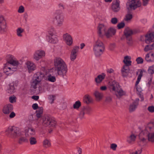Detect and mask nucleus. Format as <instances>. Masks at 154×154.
I'll list each match as a JSON object with an SVG mask.
<instances>
[{
	"instance_id": "ea45409f",
	"label": "nucleus",
	"mask_w": 154,
	"mask_h": 154,
	"mask_svg": "<svg viewBox=\"0 0 154 154\" xmlns=\"http://www.w3.org/2000/svg\"><path fill=\"white\" fill-rule=\"evenodd\" d=\"M82 109L87 114H90L92 111V108L89 106L84 107Z\"/></svg>"
},
{
	"instance_id": "864d4df0",
	"label": "nucleus",
	"mask_w": 154,
	"mask_h": 154,
	"mask_svg": "<svg viewBox=\"0 0 154 154\" xmlns=\"http://www.w3.org/2000/svg\"><path fill=\"white\" fill-rule=\"evenodd\" d=\"M148 73L152 74L154 73V68L152 66H150L149 67L148 70Z\"/></svg>"
},
{
	"instance_id": "6e6552de",
	"label": "nucleus",
	"mask_w": 154,
	"mask_h": 154,
	"mask_svg": "<svg viewBox=\"0 0 154 154\" xmlns=\"http://www.w3.org/2000/svg\"><path fill=\"white\" fill-rule=\"evenodd\" d=\"M141 5L140 0H129L126 5V7L128 10H134Z\"/></svg>"
},
{
	"instance_id": "423d86ee",
	"label": "nucleus",
	"mask_w": 154,
	"mask_h": 154,
	"mask_svg": "<svg viewBox=\"0 0 154 154\" xmlns=\"http://www.w3.org/2000/svg\"><path fill=\"white\" fill-rule=\"evenodd\" d=\"M6 133L8 136L14 138L19 137L22 134L20 129L14 126L9 127L6 130Z\"/></svg>"
},
{
	"instance_id": "5fc2aeb1",
	"label": "nucleus",
	"mask_w": 154,
	"mask_h": 154,
	"mask_svg": "<svg viewBox=\"0 0 154 154\" xmlns=\"http://www.w3.org/2000/svg\"><path fill=\"white\" fill-rule=\"evenodd\" d=\"M136 61L137 64H142L143 62V59L141 57H139L137 58Z\"/></svg>"
},
{
	"instance_id": "bf43d9fd",
	"label": "nucleus",
	"mask_w": 154,
	"mask_h": 154,
	"mask_svg": "<svg viewBox=\"0 0 154 154\" xmlns=\"http://www.w3.org/2000/svg\"><path fill=\"white\" fill-rule=\"evenodd\" d=\"M117 146L115 143H112L111 144L110 148L113 150L115 151L116 150Z\"/></svg>"
},
{
	"instance_id": "b1692460",
	"label": "nucleus",
	"mask_w": 154,
	"mask_h": 154,
	"mask_svg": "<svg viewBox=\"0 0 154 154\" xmlns=\"http://www.w3.org/2000/svg\"><path fill=\"white\" fill-rule=\"evenodd\" d=\"M129 67L126 66H123L121 69V73L123 77H126L128 75L129 71Z\"/></svg>"
},
{
	"instance_id": "37998d69",
	"label": "nucleus",
	"mask_w": 154,
	"mask_h": 154,
	"mask_svg": "<svg viewBox=\"0 0 154 154\" xmlns=\"http://www.w3.org/2000/svg\"><path fill=\"white\" fill-rule=\"evenodd\" d=\"M24 31V29L21 28H19L17 29V34L19 37H22V33Z\"/></svg>"
},
{
	"instance_id": "79ce46f5",
	"label": "nucleus",
	"mask_w": 154,
	"mask_h": 154,
	"mask_svg": "<svg viewBox=\"0 0 154 154\" xmlns=\"http://www.w3.org/2000/svg\"><path fill=\"white\" fill-rule=\"evenodd\" d=\"M48 36L56 35V31L54 28L51 27L48 31Z\"/></svg>"
},
{
	"instance_id": "7ed1b4c3",
	"label": "nucleus",
	"mask_w": 154,
	"mask_h": 154,
	"mask_svg": "<svg viewBox=\"0 0 154 154\" xmlns=\"http://www.w3.org/2000/svg\"><path fill=\"white\" fill-rule=\"evenodd\" d=\"M105 50V46L103 42L99 39L95 40L93 45V50L94 54L97 57L100 56Z\"/></svg>"
},
{
	"instance_id": "6ab92c4d",
	"label": "nucleus",
	"mask_w": 154,
	"mask_h": 154,
	"mask_svg": "<svg viewBox=\"0 0 154 154\" xmlns=\"http://www.w3.org/2000/svg\"><path fill=\"white\" fill-rule=\"evenodd\" d=\"M25 65L29 72L35 70L36 69L35 64L30 61H27L25 63Z\"/></svg>"
},
{
	"instance_id": "f3484780",
	"label": "nucleus",
	"mask_w": 154,
	"mask_h": 154,
	"mask_svg": "<svg viewBox=\"0 0 154 154\" xmlns=\"http://www.w3.org/2000/svg\"><path fill=\"white\" fill-rule=\"evenodd\" d=\"M63 39L65 43L69 46H71L73 42V40L71 35L68 33L64 34Z\"/></svg>"
},
{
	"instance_id": "4c0bfd02",
	"label": "nucleus",
	"mask_w": 154,
	"mask_h": 154,
	"mask_svg": "<svg viewBox=\"0 0 154 154\" xmlns=\"http://www.w3.org/2000/svg\"><path fill=\"white\" fill-rule=\"evenodd\" d=\"M43 144L44 147L48 148L51 146V143L50 141L47 139L45 140L43 142Z\"/></svg>"
},
{
	"instance_id": "2eb2a0df",
	"label": "nucleus",
	"mask_w": 154,
	"mask_h": 154,
	"mask_svg": "<svg viewBox=\"0 0 154 154\" xmlns=\"http://www.w3.org/2000/svg\"><path fill=\"white\" fill-rule=\"evenodd\" d=\"M45 53L44 51L41 50H38L35 52L33 58L35 60L38 61L45 56Z\"/></svg>"
},
{
	"instance_id": "9b49d317",
	"label": "nucleus",
	"mask_w": 154,
	"mask_h": 154,
	"mask_svg": "<svg viewBox=\"0 0 154 154\" xmlns=\"http://www.w3.org/2000/svg\"><path fill=\"white\" fill-rule=\"evenodd\" d=\"M120 2L119 0H114L112 3L111 9L114 12L117 13L119 11L121 7Z\"/></svg>"
},
{
	"instance_id": "c85d7f7f",
	"label": "nucleus",
	"mask_w": 154,
	"mask_h": 154,
	"mask_svg": "<svg viewBox=\"0 0 154 154\" xmlns=\"http://www.w3.org/2000/svg\"><path fill=\"white\" fill-rule=\"evenodd\" d=\"M131 57L128 56H126L124 57L123 62L125 64L124 66H130L131 65Z\"/></svg>"
},
{
	"instance_id": "774afa93",
	"label": "nucleus",
	"mask_w": 154,
	"mask_h": 154,
	"mask_svg": "<svg viewBox=\"0 0 154 154\" xmlns=\"http://www.w3.org/2000/svg\"><path fill=\"white\" fill-rule=\"evenodd\" d=\"M150 54L151 55L153 62H154V51L150 52Z\"/></svg>"
},
{
	"instance_id": "a18cd8bd",
	"label": "nucleus",
	"mask_w": 154,
	"mask_h": 154,
	"mask_svg": "<svg viewBox=\"0 0 154 154\" xmlns=\"http://www.w3.org/2000/svg\"><path fill=\"white\" fill-rule=\"evenodd\" d=\"M132 17L133 16L132 14H128L126 15L124 20L125 21L128 22L132 19Z\"/></svg>"
},
{
	"instance_id": "3c124183",
	"label": "nucleus",
	"mask_w": 154,
	"mask_h": 154,
	"mask_svg": "<svg viewBox=\"0 0 154 154\" xmlns=\"http://www.w3.org/2000/svg\"><path fill=\"white\" fill-rule=\"evenodd\" d=\"M85 113L84 111L83 110L82 108L79 114V117L81 119H82L84 117V115Z\"/></svg>"
},
{
	"instance_id": "7c9ffc66",
	"label": "nucleus",
	"mask_w": 154,
	"mask_h": 154,
	"mask_svg": "<svg viewBox=\"0 0 154 154\" xmlns=\"http://www.w3.org/2000/svg\"><path fill=\"white\" fill-rule=\"evenodd\" d=\"M136 138V136L134 134H132L127 137V141L129 143H133L135 140Z\"/></svg>"
},
{
	"instance_id": "473e14b6",
	"label": "nucleus",
	"mask_w": 154,
	"mask_h": 154,
	"mask_svg": "<svg viewBox=\"0 0 154 154\" xmlns=\"http://www.w3.org/2000/svg\"><path fill=\"white\" fill-rule=\"evenodd\" d=\"M43 73H44V75H45L46 78L45 79H46L47 76V77L46 78V79H47V80L51 82H54L56 81V79L55 77V76H52L51 74H49L48 76H46V74L45 73V72H42Z\"/></svg>"
},
{
	"instance_id": "39448f33",
	"label": "nucleus",
	"mask_w": 154,
	"mask_h": 154,
	"mask_svg": "<svg viewBox=\"0 0 154 154\" xmlns=\"http://www.w3.org/2000/svg\"><path fill=\"white\" fill-rule=\"evenodd\" d=\"M45 78L46 76L44 73L41 72H37L33 76L31 83V87L34 89H36L42 79Z\"/></svg>"
},
{
	"instance_id": "f257e3e1",
	"label": "nucleus",
	"mask_w": 154,
	"mask_h": 154,
	"mask_svg": "<svg viewBox=\"0 0 154 154\" xmlns=\"http://www.w3.org/2000/svg\"><path fill=\"white\" fill-rule=\"evenodd\" d=\"M55 70L58 75L63 77L67 71V65L64 60L60 57H56L54 60Z\"/></svg>"
},
{
	"instance_id": "e433bc0d",
	"label": "nucleus",
	"mask_w": 154,
	"mask_h": 154,
	"mask_svg": "<svg viewBox=\"0 0 154 154\" xmlns=\"http://www.w3.org/2000/svg\"><path fill=\"white\" fill-rule=\"evenodd\" d=\"M145 60L148 62H153L151 55L150 54V52L147 54L145 55Z\"/></svg>"
},
{
	"instance_id": "f704fd0d",
	"label": "nucleus",
	"mask_w": 154,
	"mask_h": 154,
	"mask_svg": "<svg viewBox=\"0 0 154 154\" xmlns=\"http://www.w3.org/2000/svg\"><path fill=\"white\" fill-rule=\"evenodd\" d=\"M138 102H137L135 101L133 102L130 106L129 111L131 112L134 111L138 106Z\"/></svg>"
},
{
	"instance_id": "4468645a",
	"label": "nucleus",
	"mask_w": 154,
	"mask_h": 154,
	"mask_svg": "<svg viewBox=\"0 0 154 154\" xmlns=\"http://www.w3.org/2000/svg\"><path fill=\"white\" fill-rule=\"evenodd\" d=\"M79 49V47L78 46H75L73 48L71 51L70 57L71 61H74L76 58Z\"/></svg>"
},
{
	"instance_id": "cd10ccee",
	"label": "nucleus",
	"mask_w": 154,
	"mask_h": 154,
	"mask_svg": "<svg viewBox=\"0 0 154 154\" xmlns=\"http://www.w3.org/2000/svg\"><path fill=\"white\" fill-rule=\"evenodd\" d=\"M154 130V121L149 123L147 125L145 128L143 130L153 131Z\"/></svg>"
},
{
	"instance_id": "09e8293b",
	"label": "nucleus",
	"mask_w": 154,
	"mask_h": 154,
	"mask_svg": "<svg viewBox=\"0 0 154 154\" xmlns=\"http://www.w3.org/2000/svg\"><path fill=\"white\" fill-rule=\"evenodd\" d=\"M152 50V49L150 45H146L144 49V51L146 52H148Z\"/></svg>"
},
{
	"instance_id": "f03ea898",
	"label": "nucleus",
	"mask_w": 154,
	"mask_h": 154,
	"mask_svg": "<svg viewBox=\"0 0 154 154\" xmlns=\"http://www.w3.org/2000/svg\"><path fill=\"white\" fill-rule=\"evenodd\" d=\"M111 91L118 98L124 95L125 92L120 88L118 83L115 81L109 82L108 84Z\"/></svg>"
},
{
	"instance_id": "4be33fe9",
	"label": "nucleus",
	"mask_w": 154,
	"mask_h": 154,
	"mask_svg": "<svg viewBox=\"0 0 154 154\" xmlns=\"http://www.w3.org/2000/svg\"><path fill=\"white\" fill-rule=\"evenodd\" d=\"M154 35L153 33H150L146 34L145 36V42L147 44H150L154 42Z\"/></svg>"
},
{
	"instance_id": "69168bd1",
	"label": "nucleus",
	"mask_w": 154,
	"mask_h": 154,
	"mask_svg": "<svg viewBox=\"0 0 154 154\" xmlns=\"http://www.w3.org/2000/svg\"><path fill=\"white\" fill-rule=\"evenodd\" d=\"M149 0H143V6L146 5L148 3Z\"/></svg>"
},
{
	"instance_id": "de8ad7c7",
	"label": "nucleus",
	"mask_w": 154,
	"mask_h": 154,
	"mask_svg": "<svg viewBox=\"0 0 154 154\" xmlns=\"http://www.w3.org/2000/svg\"><path fill=\"white\" fill-rule=\"evenodd\" d=\"M118 19L117 18L114 17L111 18L110 20V23L112 24L116 25L118 23Z\"/></svg>"
},
{
	"instance_id": "5701e85b",
	"label": "nucleus",
	"mask_w": 154,
	"mask_h": 154,
	"mask_svg": "<svg viewBox=\"0 0 154 154\" xmlns=\"http://www.w3.org/2000/svg\"><path fill=\"white\" fill-rule=\"evenodd\" d=\"M94 95L95 97L96 100L98 101L101 100L103 97V93L97 90H96L94 91Z\"/></svg>"
},
{
	"instance_id": "0eeeda50",
	"label": "nucleus",
	"mask_w": 154,
	"mask_h": 154,
	"mask_svg": "<svg viewBox=\"0 0 154 154\" xmlns=\"http://www.w3.org/2000/svg\"><path fill=\"white\" fill-rule=\"evenodd\" d=\"M54 19L55 23L57 26L60 27L63 25L64 17L61 12L59 10H57L54 13Z\"/></svg>"
},
{
	"instance_id": "c9c22d12",
	"label": "nucleus",
	"mask_w": 154,
	"mask_h": 154,
	"mask_svg": "<svg viewBox=\"0 0 154 154\" xmlns=\"http://www.w3.org/2000/svg\"><path fill=\"white\" fill-rule=\"evenodd\" d=\"M143 72H142V71H141L140 72V74H139V75L138 76L137 80L136 82V83H135V88H136L137 91H138V90L137 89V85L138 84H139V82H140V81L141 80V77H142V76L143 75Z\"/></svg>"
},
{
	"instance_id": "f8f14e48",
	"label": "nucleus",
	"mask_w": 154,
	"mask_h": 154,
	"mask_svg": "<svg viewBox=\"0 0 154 154\" xmlns=\"http://www.w3.org/2000/svg\"><path fill=\"white\" fill-rule=\"evenodd\" d=\"M8 57L11 58V59L8 60L6 63L8 64L12 68H15L16 69V71L17 69L18 66L20 64L19 63L18 61L13 59V57L12 56L9 55Z\"/></svg>"
},
{
	"instance_id": "ddd939ff",
	"label": "nucleus",
	"mask_w": 154,
	"mask_h": 154,
	"mask_svg": "<svg viewBox=\"0 0 154 154\" xmlns=\"http://www.w3.org/2000/svg\"><path fill=\"white\" fill-rule=\"evenodd\" d=\"M107 27L103 24H99L97 27V33L100 36L102 37L105 34Z\"/></svg>"
},
{
	"instance_id": "393cba45",
	"label": "nucleus",
	"mask_w": 154,
	"mask_h": 154,
	"mask_svg": "<svg viewBox=\"0 0 154 154\" xmlns=\"http://www.w3.org/2000/svg\"><path fill=\"white\" fill-rule=\"evenodd\" d=\"M13 106L11 104H8L5 105L3 109V112L4 114H9L13 109Z\"/></svg>"
},
{
	"instance_id": "c03bdc74",
	"label": "nucleus",
	"mask_w": 154,
	"mask_h": 154,
	"mask_svg": "<svg viewBox=\"0 0 154 154\" xmlns=\"http://www.w3.org/2000/svg\"><path fill=\"white\" fill-rule=\"evenodd\" d=\"M81 106V103L79 101H76L73 104V107L75 109H77Z\"/></svg>"
},
{
	"instance_id": "aec40b11",
	"label": "nucleus",
	"mask_w": 154,
	"mask_h": 154,
	"mask_svg": "<svg viewBox=\"0 0 154 154\" xmlns=\"http://www.w3.org/2000/svg\"><path fill=\"white\" fill-rule=\"evenodd\" d=\"M17 82H14L10 83L7 89V91L10 94H12L15 91V87L17 86Z\"/></svg>"
},
{
	"instance_id": "4d7b16f0",
	"label": "nucleus",
	"mask_w": 154,
	"mask_h": 154,
	"mask_svg": "<svg viewBox=\"0 0 154 154\" xmlns=\"http://www.w3.org/2000/svg\"><path fill=\"white\" fill-rule=\"evenodd\" d=\"M148 110L150 112L153 113L154 112V106H149L147 108Z\"/></svg>"
},
{
	"instance_id": "338daca9",
	"label": "nucleus",
	"mask_w": 154,
	"mask_h": 154,
	"mask_svg": "<svg viewBox=\"0 0 154 154\" xmlns=\"http://www.w3.org/2000/svg\"><path fill=\"white\" fill-rule=\"evenodd\" d=\"M112 100V98L110 97H106V101L107 102H110Z\"/></svg>"
},
{
	"instance_id": "1a4fd4ad",
	"label": "nucleus",
	"mask_w": 154,
	"mask_h": 154,
	"mask_svg": "<svg viewBox=\"0 0 154 154\" xmlns=\"http://www.w3.org/2000/svg\"><path fill=\"white\" fill-rule=\"evenodd\" d=\"M7 30V23L5 17L3 16H0V33L5 34Z\"/></svg>"
},
{
	"instance_id": "a878e982",
	"label": "nucleus",
	"mask_w": 154,
	"mask_h": 154,
	"mask_svg": "<svg viewBox=\"0 0 154 154\" xmlns=\"http://www.w3.org/2000/svg\"><path fill=\"white\" fill-rule=\"evenodd\" d=\"M106 75L104 73H102L98 75L97 77L95 78V81L97 84L98 85L100 84L102 81L105 79Z\"/></svg>"
},
{
	"instance_id": "49530a36",
	"label": "nucleus",
	"mask_w": 154,
	"mask_h": 154,
	"mask_svg": "<svg viewBox=\"0 0 154 154\" xmlns=\"http://www.w3.org/2000/svg\"><path fill=\"white\" fill-rule=\"evenodd\" d=\"M55 96L54 95H50L48 96V99L49 101V102L52 104L54 103V101L55 99Z\"/></svg>"
},
{
	"instance_id": "412c9836",
	"label": "nucleus",
	"mask_w": 154,
	"mask_h": 154,
	"mask_svg": "<svg viewBox=\"0 0 154 154\" xmlns=\"http://www.w3.org/2000/svg\"><path fill=\"white\" fill-rule=\"evenodd\" d=\"M124 34L126 37L127 40L130 42H127L128 44H130L131 42L132 41V39L130 36L133 33L132 30L128 28H127L125 29L124 31Z\"/></svg>"
},
{
	"instance_id": "9d476101",
	"label": "nucleus",
	"mask_w": 154,
	"mask_h": 154,
	"mask_svg": "<svg viewBox=\"0 0 154 154\" xmlns=\"http://www.w3.org/2000/svg\"><path fill=\"white\" fill-rule=\"evenodd\" d=\"M7 63L5 64L3 68V72L7 76L11 75L16 71V69L15 68H12Z\"/></svg>"
},
{
	"instance_id": "e2e57ef3",
	"label": "nucleus",
	"mask_w": 154,
	"mask_h": 154,
	"mask_svg": "<svg viewBox=\"0 0 154 154\" xmlns=\"http://www.w3.org/2000/svg\"><path fill=\"white\" fill-rule=\"evenodd\" d=\"M107 88L106 86H102L100 87V89L101 91H104L106 90Z\"/></svg>"
},
{
	"instance_id": "2f4dec72",
	"label": "nucleus",
	"mask_w": 154,
	"mask_h": 154,
	"mask_svg": "<svg viewBox=\"0 0 154 154\" xmlns=\"http://www.w3.org/2000/svg\"><path fill=\"white\" fill-rule=\"evenodd\" d=\"M42 124L45 126H48L50 124L51 118L48 117L43 118L42 119Z\"/></svg>"
},
{
	"instance_id": "20e7f679",
	"label": "nucleus",
	"mask_w": 154,
	"mask_h": 154,
	"mask_svg": "<svg viewBox=\"0 0 154 154\" xmlns=\"http://www.w3.org/2000/svg\"><path fill=\"white\" fill-rule=\"evenodd\" d=\"M139 137L140 141L144 142L147 139L148 140L152 143H154V133L149 131L143 130L139 134Z\"/></svg>"
},
{
	"instance_id": "603ef678",
	"label": "nucleus",
	"mask_w": 154,
	"mask_h": 154,
	"mask_svg": "<svg viewBox=\"0 0 154 154\" xmlns=\"http://www.w3.org/2000/svg\"><path fill=\"white\" fill-rule=\"evenodd\" d=\"M125 23L123 22H121L118 23L117 25V27L118 29H120L124 27Z\"/></svg>"
},
{
	"instance_id": "a211bd4d",
	"label": "nucleus",
	"mask_w": 154,
	"mask_h": 154,
	"mask_svg": "<svg viewBox=\"0 0 154 154\" xmlns=\"http://www.w3.org/2000/svg\"><path fill=\"white\" fill-rule=\"evenodd\" d=\"M116 32V29L112 27L108 28L105 33L104 35L107 38H109L114 35Z\"/></svg>"
},
{
	"instance_id": "8fccbe9b",
	"label": "nucleus",
	"mask_w": 154,
	"mask_h": 154,
	"mask_svg": "<svg viewBox=\"0 0 154 154\" xmlns=\"http://www.w3.org/2000/svg\"><path fill=\"white\" fill-rule=\"evenodd\" d=\"M25 11V8L24 7L22 6L21 5L19 7L17 11V12L19 13H23Z\"/></svg>"
},
{
	"instance_id": "dca6fc26",
	"label": "nucleus",
	"mask_w": 154,
	"mask_h": 154,
	"mask_svg": "<svg viewBox=\"0 0 154 154\" xmlns=\"http://www.w3.org/2000/svg\"><path fill=\"white\" fill-rule=\"evenodd\" d=\"M24 134L26 137L33 136L35 134V130L32 127H28L24 130Z\"/></svg>"
},
{
	"instance_id": "bb28decb",
	"label": "nucleus",
	"mask_w": 154,
	"mask_h": 154,
	"mask_svg": "<svg viewBox=\"0 0 154 154\" xmlns=\"http://www.w3.org/2000/svg\"><path fill=\"white\" fill-rule=\"evenodd\" d=\"M48 42L51 43L56 44L58 41V37L56 35L48 36Z\"/></svg>"
},
{
	"instance_id": "052dcab7",
	"label": "nucleus",
	"mask_w": 154,
	"mask_h": 154,
	"mask_svg": "<svg viewBox=\"0 0 154 154\" xmlns=\"http://www.w3.org/2000/svg\"><path fill=\"white\" fill-rule=\"evenodd\" d=\"M115 47V44L114 43L111 44L109 46V49L111 50H113Z\"/></svg>"
},
{
	"instance_id": "58836bf2",
	"label": "nucleus",
	"mask_w": 154,
	"mask_h": 154,
	"mask_svg": "<svg viewBox=\"0 0 154 154\" xmlns=\"http://www.w3.org/2000/svg\"><path fill=\"white\" fill-rule=\"evenodd\" d=\"M29 142L30 144L31 145H34L36 144L37 143V141L36 138L34 137H29Z\"/></svg>"
},
{
	"instance_id": "6e6d98bb",
	"label": "nucleus",
	"mask_w": 154,
	"mask_h": 154,
	"mask_svg": "<svg viewBox=\"0 0 154 154\" xmlns=\"http://www.w3.org/2000/svg\"><path fill=\"white\" fill-rule=\"evenodd\" d=\"M7 77L5 75L4 72H0V81L5 79Z\"/></svg>"
},
{
	"instance_id": "c756f323",
	"label": "nucleus",
	"mask_w": 154,
	"mask_h": 154,
	"mask_svg": "<svg viewBox=\"0 0 154 154\" xmlns=\"http://www.w3.org/2000/svg\"><path fill=\"white\" fill-rule=\"evenodd\" d=\"M84 103L89 104L93 102V100L92 97L88 94L85 95L83 98Z\"/></svg>"
},
{
	"instance_id": "13d9d810",
	"label": "nucleus",
	"mask_w": 154,
	"mask_h": 154,
	"mask_svg": "<svg viewBox=\"0 0 154 154\" xmlns=\"http://www.w3.org/2000/svg\"><path fill=\"white\" fill-rule=\"evenodd\" d=\"M51 122L50 124L49 125H50L52 127H54L56 125V122L54 120L51 119Z\"/></svg>"
},
{
	"instance_id": "680f3d73",
	"label": "nucleus",
	"mask_w": 154,
	"mask_h": 154,
	"mask_svg": "<svg viewBox=\"0 0 154 154\" xmlns=\"http://www.w3.org/2000/svg\"><path fill=\"white\" fill-rule=\"evenodd\" d=\"M9 100L10 102L11 103H13L16 102V99L14 97H10Z\"/></svg>"
},
{
	"instance_id": "72a5a7b5",
	"label": "nucleus",
	"mask_w": 154,
	"mask_h": 154,
	"mask_svg": "<svg viewBox=\"0 0 154 154\" xmlns=\"http://www.w3.org/2000/svg\"><path fill=\"white\" fill-rule=\"evenodd\" d=\"M19 138L18 140V143L20 144H22L24 143H27L29 141L28 139L27 138V137L22 136V135L19 137Z\"/></svg>"
},
{
	"instance_id": "a19ab883",
	"label": "nucleus",
	"mask_w": 154,
	"mask_h": 154,
	"mask_svg": "<svg viewBox=\"0 0 154 154\" xmlns=\"http://www.w3.org/2000/svg\"><path fill=\"white\" fill-rule=\"evenodd\" d=\"M36 117L38 118H40L43 113V108L42 107L39 108L36 111Z\"/></svg>"
},
{
	"instance_id": "0e129e2a",
	"label": "nucleus",
	"mask_w": 154,
	"mask_h": 154,
	"mask_svg": "<svg viewBox=\"0 0 154 154\" xmlns=\"http://www.w3.org/2000/svg\"><path fill=\"white\" fill-rule=\"evenodd\" d=\"M32 107L33 109H34L35 110L37 109L38 108V105L37 104V103H34L32 105Z\"/></svg>"
}]
</instances>
